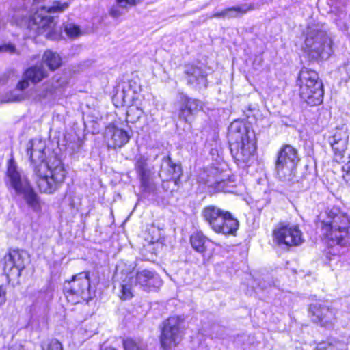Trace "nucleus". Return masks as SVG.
<instances>
[{
	"label": "nucleus",
	"instance_id": "nucleus-6",
	"mask_svg": "<svg viewBox=\"0 0 350 350\" xmlns=\"http://www.w3.org/2000/svg\"><path fill=\"white\" fill-rule=\"evenodd\" d=\"M5 183L7 186L13 189L16 194L23 196L29 206L34 211L40 209L37 194L30 185L27 176L18 170L12 160H10L8 163Z\"/></svg>",
	"mask_w": 350,
	"mask_h": 350
},
{
	"label": "nucleus",
	"instance_id": "nucleus-16",
	"mask_svg": "<svg viewBox=\"0 0 350 350\" xmlns=\"http://www.w3.org/2000/svg\"><path fill=\"white\" fill-rule=\"evenodd\" d=\"M48 76V72L42 64H37L28 68L23 73V79L16 86L17 90L23 91L29 86V81L36 84Z\"/></svg>",
	"mask_w": 350,
	"mask_h": 350
},
{
	"label": "nucleus",
	"instance_id": "nucleus-30",
	"mask_svg": "<svg viewBox=\"0 0 350 350\" xmlns=\"http://www.w3.org/2000/svg\"><path fill=\"white\" fill-rule=\"evenodd\" d=\"M123 345L124 350H147L146 345L139 339L126 338Z\"/></svg>",
	"mask_w": 350,
	"mask_h": 350
},
{
	"label": "nucleus",
	"instance_id": "nucleus-10",
	"mask_svg": "<svg viewBox=\"0 0 350 350\" xmlns=\"http://www.w3.org/2000/svg\"><path fill=\"white\" fill-rule=\"evenodd\" d=\"M134 165L142 191L146 193H154L156 190L154 167L148 163V158L142 155L135 157Z\"/></svg>",
	"mask_w": 350,
	"mask_h": 350
},
{
	"label": "nucleus",
	"instance_id": "nucleus-9",
	"mask_svg": "<svg viewBox=\"0 0 350 350\" xmlns=\"http://www.w3.org/2000/svg\"><path fill=\"white\" fill-rule=\"evenodd\" d=\"M64 292L69 302L75 304L90 296V273L83 271L72 276L64 284Z\"/></svg>",
	"mask_w": 350,
	"mask_h": 350
},
{
	"label": "nucleus",
	"instance_id": "nucleus-33",
	"mask_svg": "<svg viewBox=\"0 0 350 350\" xmlns=\"http://www.w3.org/2000/svg\"><path fill=\"white\" fill-rule=\"evenodd\" d=\"M69 7V3L68 2H60L58 1H55L53 2L52 5L49 7H43V10H44L48 13H60L66 10Z\"/></svg>",
	"mask_w": 350,
	"mask_h": 350
},
{
	"label": "nucleus",
	"instance_id": "nucleus-19",
	"mask_svg": "<svg viewBox=\"0 0 350 350\" xmlns=\"http://www.w3.org/2000/svg\"><path fill=\"white\" fill-rule=\"evenodd\" d=\"M105 137L109 146L113 148L122 147L129 142L130 138L126 131L111 124L106 129Z\"/></svg>",
	"mask_w": 350,
	"mask_h": 350
},
{
	"label": "nucleus",
	"instance_id": "nucleus-21",
	"mask_svg": "<svg viewBox=\"0 0 350 350\" xmlns=\"http://www.w3.org/2000/svg\"><path fill=\"white\" fill-rule=\"evenodd\" d=\"M297 165L275 164L276 178L286 186H291L297 182Z\"/></svg>",
	"mask_w": 350,
	"mask_h": 350
},
{
	"label": "nucleus",
	"instance_id": "nucleus-5",
	"mask_svg": "<svg viewBox=\"0 0 350 350\" xmlns=\"http://www.w3.org/2000/svg\"><path fill=\"white\" fill-rule=\"evenodd\" d=\"M202 217L209 227L217 234L234 235L239 223L231 213L215 205H208L202 210Z\"/></svg>",
	"mask_w": 350,
	"mask_h": 350
},
{
	"label": "nucleus",
	"instance_id": "nucleus-20",
	"mask_svg": "<svg viewBox=\"0 0 350 350\" xmlns=\"http://www.w3.org/2000/svg\"><path fill=\"white\" fill-rule=\"evenodd\" d=\"M185 73L187 75L189 84L195 86L199 90L207 87L206 75L200 67L187 65L185 66Z\"/></svg>",
	"mask_w": 350,
	"mask_h": 350
},
{
	"label": "nucleus",
	"instance_id": "nucleus-35",
	"mask_svg": "<svg viewBox=\"0 0 350 350\" xmlns=\"http://www.w3.org/2000/svg\"><path fill=\"white\" fill-rule=\"evenodd\" d=\"M42 350H63L62 343L57 339H51L42 343Z\"/></svg>",
	"mask_w": 350,
	"mask_h": 350
},
{
	"label": "nucleus",
	"instance_id": "nucleus-39",
	"mask_svg": "<svg viewBox=\"0 0 350 350\" xmlns=\"http://www.w3.org/2000/svg\"><path fill=\"white\" fill-rule=\"evenodd\" d=\"M342 177L345 181L350 185V170L347 171H343Z\"/></svg>",
	"mask_w": 350,
	"mask_h": 350
},
{
	"label": "nucleus",
	"instance_id": "nucleus-7",
	"mask_svg": "<svg viewBox=\"0 0 350 350\" xmlns=\"http://www.w3.org/2000/svg\"><path fill=\"white\" fill-rule=\"evenodd\" d=\"M301 98L310 105H318L323 102V88L317 72L302 68L297 80Z\"/></svg>",
	"mask_w": 350,
	"mask_h": 350
},
{
	"label": "nucleus",
	"instance_id": "nucleus-24",
	"mask_svg": "<svg viewBox=\"0 0 350 350\" xmlns=\"http://www.w3.org/2000/svg\"><path fill=\"white\" fill-rule=\"evenodd\" d=\"M161 238V231L154 227L149 229V234L146 238V240L149 243L148 245H144L143 252H150L151 256L147 257L148 260H151L152 258L153 254H156V247H152V245L156 244L157 247L161 246L160 239Z\"/></svg>",
	"mask_w": 350,
	"mask_h": 350
},
{
	"label": "nucleus",
	"instance_id": "nucleus-3",
	"mask_svg": "<svg viewBox=\"0 0 350 350\" xmlns=\"http://www.w3.org/2000/svg\"><path fill=\"white\" fill-rule=\"evenodd\" d=\"M317 227L322 235L341 246L350 240V217L337 207L327 208L318 216Z\"/></svg>",
	"mask_w": 350,
	"mask_h": 350
},
{
	"label": "nucleus",
	"instance_id": "nucleus-36",
	"mask_svg": "<svg viewBox=\"0 0 350 350\" xmlns=\"http://www.w3.org/2000/svg\"><path fill=\"white\" fill-rule=\"evenodd\" d=\"M64 31L70 38H75L81 34L79 27L72 23L66 24L64 27Z\"/></svg>",
	"mask_w": 350,
	"mask_h": 350
},
{
	"label": "nucleus",
	"instance_id": "nucleus-13",
	"mask_svg": "<svg viewBox=\"0 0 350 350\" xmlns=\"http://www.w3.org/2000/svg\"><path fill=\"white\" fill-rule=\"evenodd\" d=\"M273 237L279 245L290 247L304 242L302 232L297 225L280 224L273 231Z\"/></svg>",
	"mask_w": 350,
	"mask_h": 350
},
{
	"label": "nucleus",
	"instance_id": "nucleus-34",
	"mask_svg": "<svg viewBox=\"0 0 350 350\" xmlns=\"http://www.w3.org/2000/svg\"><path fill=\"white\" fill-rule=\"evenodd\" d=\"M195 115L193 113L190 109L187 107H185V104L183 102L179 110V118L186 122H191Z\"/></svg>",
	"mask_w": 350,
	"mask_h": 350
},
{
	"label": "nucleus",
	"instance_id": "nucleus-37",
	"mask_svg": "<svg viewBox=\"0 0 350 350\" xmlns=\"http://www.w3.org/2000/svg\"><path fill=\"white\" fill-rule=\"evenodd\" d=\"M0 53L18 54L16 48L12 43L0 45Z\"/></svg>",
	"mask_w": 350,
	"mask_h": 350
},
{
	"label": "nucleus",
	"instance_id": "nucleus-40",
	"mask_svg": "<svg viewBox=\"0 0 350 350\" xmlns=\"http://www.w3.org/2000/svg\"><path fill=\"white\" fill-rule=\"evenodd\" d=\"M23 96H19V95H14L13 96L12 98H10L7 100L8 102H15V101H20L23 99Z\"/></svg>",
	"mask_w": 350,
	"mask_h": 350
},
{
	"label": "nucleus",
	"instance_id": "nucleus-45",
	"mask_svg": "<svg viewBox=\"0 0 350 350\" xmlns=\"http://www.w3.org/2000/svg\"><path fill=\"white\" fill-rule=\"evenodd\" d=\"M36 1H38V2H40V1H42V0H35Z\"/></svg>",
	"mask_w": 350,
	"mask_h": 350
},
{
	"label": "nucleus",
	"instance_id": "nucleus-1",
	"mask_svg": "<svg viewBox=\"0 0 350 350\" xmlns=\"http://www.w3.org/2000/svg\"><path fill=\"white\" fill-rule=\"evenodd\" d=\"M46 142L34 139L27 144L26 152L29 156L35 175L37 185L41 192L53 193L64 183L66 171L62 161L54 158L53 162L46 160Z\"/></svg>",
	"mask_w": 350,
	"mask_h": 350
},
{
	"label": "nucleus",
	"instance_id": "nucleus-14",
	"mask_svg": "<svg viewBox=\"0 0 350 350\" xmlns=\"http://www.w3.org/2000/svg\"><path fill=\"white\" fill-rule=\"evenodd\" d=\"M309 312L312 321L322 327H331L336 319V310L325 303L310 304Z\"/></svg>",
	"mask_w": 350,
	"mask_h": 350
},
{
	"label": "nucleus",
	"instance_id": "nucleus-42",
	"mask_svg": "<svg viewBox=\"0 0 350 350\" xmlns=\"http://www.w3.org/2000/svg\"><path fill=\"white\" fill-rule=\"evenodd\" d=\"M348 161L342 166V171L350 170V155Z\"/></svg>",
	"mask_w": 350,
	"mask_h": 350
},
{
	"label": "nucleus",
	"instance_id": "nucleus-23",
	"mask_svg": "<svg viewBox=\"0 0 350 350\" xmlns=\"http://www.w3.org/2000/svg\"><path fill=\"white\" fill-rule=\"evenodd\" d=\"M192 247L200 254H204L208 248L211 241L201 231L193 233L190 237Z\"/></svg>",
	"mask_w": 350,
	"mask_h": 350
},
{
	"label": "nucleus",
	"instance_id": "nucleus-17",
	"mask_svg": "<svg viewBox=\"0 0 350 350\" xmlns=\"http://www.w3.org/2000/svg\"><path fill=\"white\" fill-rule=\"evenodd\" d=\"M349 135L347 128L342 126L336 129L334 135L329 138V144L334 152V159L340 162L347 147Z\"/></svg>",
	"mask_w": 350,
	"mask_h": 350
},
{
	"label": "nucleus",
	"instance_id": "nucleus-22",
	"mask_svg": "<svg viewBox=\"0 0 350 350\" xmlns=\"http://www.w3.org/2000/svg\"><path fill=\"white\" fill-rule=\"evenodd\" d=\"M300 159L297 150L291 145H284L278 151L275 164L297 165Z\"/></svg>",
	"mask_w": 350,
	"mask_h": 350
},
{
	"label": "nucleus",
	"instance_id": "nucleus-8",
	"mask_svg": "<svg viewBox=\"0 0 350 350\" xmlns=\"http://www.w3.org/2000/svg\"><path fill=\"white\" fill-rule=\"evenodd\" d=\"M305 51L312 59H327L333 52L332 41L322 27L309 26L305 39Z\"/></svg>",
	"mask_w": 350,
	"mask_h": 350
},
{
	"label": "nucleus",
	"instance_id": "nucleus-2",
	"mask_svg": "<svg viewBox=\"0 0 350 350\" xmlns=\"http://www.w3.org/2000/svg\"><path fill=\"white\" fill-rule=\"evenodd\" d=\"M135 264L120 260L116 265L114 275L115 283L120 288L119 297L126 300L133 297V287L139 285L145 291H151L161 285V280L154 272L143 270L135 272Z\"/></svg>",
	"mask_w": 350,
	"mask_h": 350
},
{
	"label": "nucleus",
	"instance_id": "nucleus-25",
	"mask_svg": "<svg viewBox=\"0 0 350 350\" xmlns=\"http://www.w3.org/2000/svg\"><path fill=\"white\" fill-rule=\"evenodd\" d=\"M131 82L124 83L122 85L120 91H118L114 96L117 100H120L122 105L129 104L134 98L135 90H131Z\"/></svg>",
	"mask_w": 350,
	"mask_h": 350
},
{
	"label": "nucleus",
	"instance_id": "nucleus-44",
	"mask_svg": "<svg viewBox=\"0 0 350 350\" xmlns=\"http://www.w3.org/2000/svg\"><path fill=\"white\" fill-rule=\"evenodd\" d=\"M68 148H70V149H72L73 151H75V148L72 145H71V144H68Z\"/></svg>",
	"mask_w": 350,
	"mask_h": 350
},
{
	"label": "nucleus",
	"instance_id": "nucleus-29",
	"mask_svg": "<svg viewBox=\"0 0 350 350\" xmlns=\"http://www.w3.org/2000/svg\"><path fill=\"white\" fill-rule=\"evenodd\" d=\"M230 180L217 178L212 181L211 179L207 180V184L209 187L213 188L217 191L232 192V187L229 185Z\"/></svg>",
	"mask_w": 350,
	"mask_h": 350
},
{
	"label": "nucleus",
	"instance_id": "nucleus-4",
	"mask_svg": "<svg viewBox=\"0 0 350 350\" xmlns=\"http://www.w3.org/2000/svg\"><path fill=\"white\" fill-rule=\"evenodd\" d=\"M228 142L231 152H235V157L243 162L248 161L256 150L253 132H250L245 124L234 121L228 127Z\"/></svg>",
	"mask_w": 350,
	"mask_h": 350
},
{
	"label": "nucleus",
	"instance_id": "nucleus-11",
	"mask_svg": "<svg viewBox=\"0 0 350 350\" xmlns=\"http://www.w3.org/2000/svg\"><path fill=\"white\" fill-rule=\"evenodd\" d=\"M3 270L9 282L18 283L21 272L26 267L27 254L23 250H13L4 256Z\"/></svg>",
	"mask_w": 350,
	"mask_h": 350
},
{
	"label": "nucleus",
	"instance_id": "nucleus-31",
	"mask_svg": "<svg viewBox=\"0 0 350 350\" xmlns=\"http://www.w3.org/2000/svg\"><path fill=\"white\" fill-rule=\"evenodd\" d=\"M183 102L185 104V107H188L195 116L199 111L202 109V102L198 99L185 96L183 98Z\"/></svg>",
	"mask_w": 350,
	"mask_h": 350
},
{
	"label": "nucleus",
	"instance_id": "nucleus-15",
	"mask_svg": "<svg viewBox=\"0 0 350 350\" xmlns=\"http://www.w3.org/2000/svg\"><path fill=\"white\" fill-rule=\"evenodd\" d=\"M54 25L53 17L44 16L37 12L31 16L28 27L35 36L44 35L46 38H49Z\"/></svg>",
	"mask_w": 350,
	"mask_h": 350
},
{
	"label": "nucleus",
	"instance_id": "nucleus-32",
	"mask_svg": "<svg viewBox=\"0 0 350 350\" xmlns=\"http://www.w3.org/2000/svg\"><path fill=\"white\" fill-rule=\"evenodd\" d=\"M142 113V110L138 107L135 105L130 106L126 112V122L131 123L136 122L140 118Z\"/></svg>",
	"mask_w": 350,
	"mask_h": 350
},
{
	"label": "nucleus",
	"instance_id": "nucleus-41",
	"mask_svg": "<svg viewBox=\"0 0 350 350\" xmlns=\"http://www.w3.org/2000/svg\"><path fill=\"white\" fill-rule=\"evenodd\" d=\"M216 18H219V17H221V18H226V10H222L221 12H216L213 15Z\"/></svg>",
	"mask_w": 350,
	"mask_h": 350
},
{
	"label": "nucleus",
	"instance_id": "nucleus-38",
	"mask_svg": "<svg viewBox=\"0 0 350 350\" xmlns=\"http://www.w3.org/2000/svg\"><path fill=\"white\" fill-rule=\"evenodd\" d=\"M5 295L6 293L4 288L2 286H0V305L5 303L6 300Z\"/></svg>",
	"mask_w": 350,
	"mask_h": 350
},
{
	"label": "nucleus",
	"instance_id": "nucleus-27",
	"mask_svg": "<svg viewBox=\"0 0 350 350\" xmlns=\"http://www.w3.org/2000/svg\"><path fill=\"white\" fill-rule=\"evenodd\" d=\"M42 60L51 70H56L62 64V59L59 55L57 53H54L51 51H46L44 53Z\"/></svg>",
	"mask_w": 350,
	"mask_h": 350
},
{
	"label": "nucleus",
	"instance_id": "nucleus-26",
	"mask_svg": "<svg viewBox=\"0 0 350 350\" xmlns=\"http://www.w3.org/2000/svg\"><path fill=\"white\" fill-rule=\"evenodd\" d=\"M254 9V4H243L238 6H233L231 8H228L225 9L226 18H237L240 16H242L250 11H252Z\"/></svg>",
	"mask_w": 350,
	"mask_h": 350
},
{
	"label": "nucleus",
	"instance_id": "nucleus-28",
	"mask_svg": "<svg viewBox=\"0 0 350 350\" xmlns=\"http://www.w3.org/2000/svg\"><path fill=\"white\" fill-rule=\"evenodd\" d=\"M141 1L142 0H116L118 6L111 8L110 10V14L114 18H118L122 14L118 7L122 8H126L129 6L131 7L135 5Z\"/></svg>",
	"mask_w": 350,
	"mask_h": 350
},
{
	"label": "nucleus",
	"instance_id": "nucleus-43",
	"mask_svg": "<svg viewBox=\"0 0 350 350\" xmlns=\"http://www.w3.org/2000/svg\"><path fill=\"white\" fill-rule=\"evenodd\" d=\"M8 350H24V349L22 346H12Z\"/></svg>",
	"mask_w": 350,
	"mask_h": 350
},
{
	"label": "nucleus",
	"instance_id": "nucleus-18",
	"mask_svg": "<svg viewBox=\"0 0 350 350\" xmlns=\"http://www.w3.org/2000/svg\"><path fill=\"white\" fill-rule=\"evenodd\" d=\"M159 175L163 183L165 181L173 180L175 184H177L178 180L182 175L181 166L173 163L170 157H165L162 160Z\"/></svg>",
	"mask_w": 350,
	"mask_h": 350
},
{
	"label": "nucleus",
	"instance_id": "nucleus-12",
	"mask_svg": "<svg viewBox=\"0 0 350 350\" xmlns=\"http://www.w3.org/2000/svg\"><path fill=\"white\" fill-rule=\"evenodd\" d=\"M181 323L182 321L178 317H170L163 323L160 342L165 350L172 349L181 341Z\"/></svg>",
	"mask_w": 350,
	"mask_h": 350
}]
</instances>
